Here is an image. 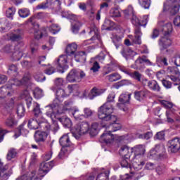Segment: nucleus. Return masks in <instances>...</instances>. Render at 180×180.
<instances>
[{
    "mask_svg": "<svg viewBox=\"0 0 180 180\" xmlns=\"http://www.w3.org/2000/svg\"><path fill=\"white\" fill-rule=\"evenodd\" d=\"M6 124L8 127H12V126H13V124H15V119L13 118V117H10L9 118H8L6 120Z\"/></svg>",
    "mask_w": 180,
    "mask_h": 180,
    "instance_id": "60",
    "label": "nucleus"
},
{
    "mask_svg": "<svg viewBox=\"0 0 180 180\" xmlns=\"http://www.w3.org/2000/svg\"><path fill=\"white\" fill-rule=\"evenodd\" d=\"M86 76L85 72L82 70L77 71L72 70L68 75L66 79L68 82H81Z\"/></svg>",
    "mask_w": 180,
    "mask_h": 180,
    "instance_id": "7",
    "label": "nucleus"
},
{
    "mask_svg": "<svg viewBox=\"0 0 180 180\" xmlns=\"http://www.w3.org/2000/svg\"><path fill=\"white\" fill-rule=\"evenodd\" d=\"M134 95L136 101L141 102V101H144V99H146V98L148 96H151V92L147 89H143L134 91Z\"/></svg>",
    "mask_w": 180,
    "mask_h": 180,
    "instance_id": "16",
    "label": "nucleus"
},
{
    "mask_svg": "<svg viewBox=\"0 0 180 180\" xmlns=\"http://www.w3.org/2000/svg\"><path fill=\"white\" fill-rule=\"evenodd\" d=\"M107 78L110 82H115L116 81H119V79L122 78V76L117 73H113L107 76Z\"/></svg>",
    "mask_w": 180,
    "mask_h": 180,
    "instance_id": "39",
    "label": "nucleus"
},
{
    "mask_svg": "<svg viewBox=\"0 0 180 180\" xmlns=\"http://www.w3.org/2000/svg\"><path fill=\"white\" fill-rule=\"evenodd\" d=\"M18 49H19L18 46H16L15 48V51L13 52V59L14 60V61H19V60H20V58H22V57H23V53L19 50H18Z\"/></svg>",
    "mask_w": 180,
    "mask_h": 180,
    "instance_id": "38",
    "label": "nucleus"
},
{
    "mask_svg": "<svg viewBox=\"0 0 180 180\" xmlns=\"http://www.w3.org/2000/svg\"><path fill=\"white\" fill-rule=\"evenodd\" d=\"M131 148H130L129 146L124 145L121 146V148L120 150V154L122 155V157L126 158V157H131Z\"/></svg>",
    "mask_w": 180,
    "mask_h": 180,
    "instance_id": "27",
    "label": "nucleus"
},
{
    "mask_svg": "<svg viewBox=\"0 0 180 180\" xmlns=\"http://www.w3.org/2000/svg\"><path fill=\"white\" fill-rule=\"evenodd\" d=\"M167 150L169 153H178L180 149V139L179 138L173 139L167 143Z\"/></svg>",
    "mask_w": 180,
    "mask_h": 180,
    "instance_id": "13",
    "label": "nucleus"
},
{
    "mask_svg": "<svg viewBox=\"0 0 180 180\" xmlns=\"http://www.w3.org/2000/svg\"><path fill=\"white\" fill-rule=\"evenodd\" d=\"M56 72V68L52 66H49L46 70H45V74L47 75H51V74H54Z\"/></svg>",
    "mask_w": 180,
    "mask_h": 180,
    "instance_id": "63",
    "label": "nucleus"
},
{
    "mask_svg": "<svg viewBox=\"0 0 180 180\" xmlns=\"http://www.w3.org/2000/svg\"><path fill=\"white\" fill-rule=\"evenodd\" d=\"M72 64V57L71 56H68V55H61L58 60H57V63H58V71H59L60 72H64V70H65V68H68V63Z\"/></svg>",
    "mask_w": 180,
    "mask_h": 180,
    "instance_id": "6",
    "label": "nucleus"
},
{
    "mask_svg": "<svg viewBox=\"0 0 180 180\" xmlns=\"http://www.w3.org/2000/svg\"><path fill=\"white\" fill-rule=\"evenodd\" d=\"M130 77L134 78V79L139 81V82H141V77H143V75L138 71H135L130 74Z\"/></svg>",
    "mask_w": 180,
    "mask_h": 180,
    "instance_id": "50",
    "label": "nucleus"
},
{
    "mask_svg": "<svg viewBox=\"0 0 180 180\" xmlns=\"http://www.w3.org/2000/svg\"><path fill=\"white\" fill-rule=\"evenodd\" d=\"M34 39L39 40V39H41V36H43V33L39 30V25L37 24L34 25Z\"/></svg>",
    "mask_w": 180,
    "mask_h": 180,
    "instance_id": "47",
    "label": "nucleus"
},
{
    "mask_svg": "<svg viewBox=\"0 0 180 180\" xmlns=\"http://www.w3.org/2000/svg\"><path fill=\"white\" fill-rule=\"evenodd\" d=\"M59 143L62 147H70L72 144L70 141V136L68 134L63 135L59 140Z\"/></svg>",
    "mask_w": 180,
    "mask_h": 180,
    "instance_id": "26",
    "label": "nucleus"
},
{
    "mask_svg": "<svg viewBox=\"0 0 180 180\" xmlns=\"http://www.w3.org/2000/svg\"><path fill=\"white\" fill-rule=\"evenodd\" d=\"M77 49H78V45L75 43H72L68 44L66 48V54L68 56H71L72 58L74 55H75V52L77 51Z\"/></svg>",
    "mask_w": 180,
    "mask_h": 180,
    "instance_id": "25",
    "label": "nucleus"
},
{
    "mask_svg": "<svg viewBox=\"0 0 180 180\" xmlns=\"http://www.w3.org/2000/svg\"><path fill=\"white\" fill-rule=\"evenodd\" d=\"M16 155H18V152H16V149L11 148L8 151L6 158L8 161H11V160H13V158H16Z\"/></svg>",
    "mask_w": 180,
    "mask_h": 180,
    "instance_id": "37",
    "label": "nucleus"
},
{
    "mask_svg": "<svg viewBox=\"0 0 180 180\" xmlns=\"http://www.w3.org/2000/svg\"><path fill=\"white\" fill-rule=\"evenodd\" d=\"M103 94V91L102 89H99L96 87H94L90 94H89V99H94V98H96V96H99Z\"/></svg>",
    "mask_w": 180,
    "mask_h": 180,
    "instance_id": "31",
    "label": "nucleus"
},
{
    "mask_svg": "<svg viewBox=\"0 0 180 180\" xmlns=\"http://www.w3.org/2000/svg\"><path fill=\"white\" fill-rule=\"evenodd\" d=\"M18 15L20 18H27L30 15V11L27 8H22L18 11Z\"/></svg>",
    "mask_w": 180,
    "mask_h": 180,
    "instance_id": "44",
    "label": "nucleus"
},
{
    "mask_svg": "<svg viewBox=\"0 0 180 180\" xmlns=\"http://www.w3.org/2000/svg\"><path fill=\"white\" fill-rule=\"evenodd\" d=\"M161 32L163 33L164 36H168V34H171L172 32V24L168 22L163 25L162 27Z\"/></svg>",
    "mask_w": 180,
    "mask_h": 180,
    "instance_id": "30",
    "label": "nucleus"
},
{
    "mask_svg": "<svg viewBox=\"0 0 180 180\" xmlns=\"http://www.w3.org/2000/svg\"><path fill=\"white\" fill-rule=\"evenodd\" d=\"M110 15L112 18H120V11L117 8H111L110 11Z\"/></svg>",
    "mask_w": 180,
    "mask_h": 180,
    "instance_id": "53",
    "label": "nucleus"
},
{
    "mask_svg": "<svg viewBox=\"0 0 180 180\" xmlns=\"http://www.w3.org/2000/svg\"><path fill=\"white\" fill-rule=\"evenodd\" d=\"M55 115L56 117L53 120L51 118L52 120V122H53V124L51 125V130H52V131H54V133H56L58 130V129H60V127H58V124L56 122V120L57 119V115L58 114L56 112Z\"/></svg>",
    "mask_w": 180,
    "mask_h": 180,
    "instance_id": "42",
    "label": "nucleus"
},
{
    "mask_svg": "<svg viewBox=\"0 0 180 180\" xmlns=\"http://www.w3.org/2000/svg\"><path fill=\"white\" fill-rule=\"evenodd\" d=\"M81 27V22H77V24L72 25V32L75 34H77L79 30V27Z\"/></svg>",
    "mask_w": 180,
    "mask_h": 180,
    "instance_id": "58",
    "label": "nucleus"
},
{
    "mask_svg": "<svg viewBox=\"0 0 180 180\" xmlns=\"http://www.w3.org/2000/svg\"><path fill=\"white\" fill-rule=\"evenodd\" d=\"M131 153H134L133 158L136 157H140V155H144L146 153V146L144 145H138L131 148Z\"/></svg>",
    "mask_w": 180,
    "mask_h": 180,
    "instance_id": "20",
    "label": "nucleus"
},
{
    "mask_svg": "<svg viewBox=\"0 0 180 180\" xmlns=\"http://www.w3.org/2000/svg\"><path fill=\"white\" fill-rule=\"evenodd\" d=\"M49 6H51V1L46 0V1L39 4L37 6V9H47Z\"/></svg>",
    "mask_w": 180,
    "mask_h": 180,
    "instance_id": "46",
    "label": "nucleus"
},
{
    "mask_svg": "<svg viewBox=\"0 0 180 180\" xmlns=\"http://www.w3.org/2000/svg\"><path fill=\"white\" fill-rule=\"evenodd\" d=\"M131 98V94L123 93L120 96L119 103L117 104V107L123 110V112H127L129 108L124 105L126 103H129L130 102V99Z\"/></svg>",
    "mask_w": 180,
    "mask_h": 180,
    "instance_id": "9",
    "label": "nucleus"
},
{
    "mask_svg": "<svg viewBox=\"0 0 180 180\" xmlns=\"http://www.w3.org/2000/svg\"><path fill=\"white\" fill-rule=\"evenodd\" d=\"M48 134L46 131H37L34 134L36 141H44L47 139Z\"/></svg>",
    "mask_w": 180,
    "mask_h": 180,
    "instance_id": "29",
    "label": "nucleus"
},
{
    "mask_svg": "<svg viewBox=\"0 0 180 180\" xmlns=\"http://www.w3.org/2000/svg\"><path fill=\"white\" fill-rule=\"evenodd\" d=\"M72 103L65 101L64 105H46L45 107V115L49 119L54 120L56 119V112L58 115H63L65 112H68L76 120H81L84 115L79 112V109L77 107H71Z\"/></svg>",
    "mask_w": 180,
    "mask_h": 180,
    "instance_id": "1",
    "label": "nucleus"
},
{
    "mask_svg": "<svg viewBox=\"0 0 180 180\" xmlns=\"http://www.w3.org/2000/svg\"><path fill=\"white\" fill-rule=\"evenodd\" d=\"M44 122H46V119H44V117H41V119L36 118V120H30L28 122V127L32 129L36 130L39 129L40 124H41V123H44Z\"/></svg>",
    "mask_w": 180,
    "mask_h": 180,
    "instance_id": "18",
    "label": "nucleus"
},
{
    "mask_svg": "<svg viewBox=\"0 0 180 180\" xmlns=\"http://www.w3.org/2000/svg\"><path fill=\"white\" fill-rule=\"evenodd\" d=\"M33 112H34V115L37 119H41V117H43L42 116L43 112H41V110H40V105H39V103H34Z\"/></svg>",
    "mask_w": 180,
    "mask_h": 180,
    "instance_id": "33",
    "label": "nucleus"
},
{
    "mask_svg": "<svg viewBox=\"0 0 180 180\" xmlns=\"http://www.w3.org/2000/svg\"><path fill=\"white\" fill-rule=\"evenodd\" d=\"M116 94L115 92H110L107 97V101L98 108V117L101 120H112L115 122L116 116L112 115L113 113V103Z\"/></svg>",
    "mask_w": 180,
    "mask_h": 180,
    "instance_id": "2",
    "label": "nucleus"
},
{
    "mask_svg": "<svg viewBox=\"0 0 180 180\" xmlns=\"http://www.w3.org/2000/svg\"><path fill=\"white\" fill-rule=\"evenodd\" d=\"M73 56L77 63H85V60H86V55L84 51L77 52Z\"/></svg>",
    "mask_w": 180,
    "mask_h": 180,
    "instance_id": "28",
    "label": "nucleus"
},
{
    "mask_svg": "<svg viewBox=\"0 0 180 180\" xmlns=\"http://www.w3.org/2000/svg\"><path fill=\"white\" fill-rule=\"evenodd\" d=\"M167 72L172 74L169 77V78L174 82V85H180V72L176 67H169L167 68Z\"/></svg>",
    "mask_w": 180,
    "mask_h": 180,
    "instance_id": "10",
    "label": "nucleus"
},
{
    "mask_svg": "<svg viewBox=\"0 0 180 180\" xmlns=\"http://www.w3.org/2000/svg\"><path fill=\"white\" fill-rule=\"evenodd\" d=\"M96 180H109V172L99 174Z\"/></svg>",
    "mask_w": 180,
    "mask_h": 180,
    "instance_id": "52",
    "label": "nucleus"
},
{
    "mask_svg": "<svg viewBox=\"0 0 180 180\" xmlns=\"http://www.w3.org/2000/svg\"><path fill=\"white\" fill-rule=\"evenodd\" d=\"M149 158H157L159 157L160 160L162 158H167V151L165 146L162 144L156 145L154 149L150 150L148 153Z\"/></svg>",
    "mask_w": 180,
    "mask_h": 180,
    "instance_id": "4",
    "label": "nucleus"
},
{
    "mask_svg": "<svg viewBox=\"0 0 180 180\" xmlns=\"http://www.w3.org/2000/svg\"><path fill=\"white\" fill-rule=\"evenodd\" d=\"M16 12V9L13 7H10L6 13L7 18H13V15H15Z\"/></svg>",
    "mask_w": 180,
    "mask_h": 180,
    "instance_id": "55",
    "label": "nucleus"
},
{
    "mask_svg": "<svg viewBox=\"0 0 180 180\" xmlns=\"http://www.w3.org/2000/svg\"><path fill=\"white\" fill-rule=\"evenodd\" d=\"M89 33H94V36L91 37L90 39H87L84 41L82 44V47H86V46L91 44L92 41L94 40H99V34L98 32V29L96 27L93 28L92 30H90Z\"/></svg>",
    "mask_w": 180,
    "mask_h": 180,
    "instance_id": "22",
    "label": "nucleus"
},
{
    "mask_svg": "<svg viewBox=\"0 0 180 180\" xmlns=\"http://www.w3.org/2000/svg\"><path fill=\"white\" fill-rule=\"evenodd\" d=\"M132 25L136 26L134 31V37L129 35L128 37L131 40L134 44H141V29L139 26H143L146 27L148 22V15H143L142 18H139L136 15L133 14L131 19Z\"/></svg>",
    "mask_w": 180,
    "mask_h": 180,
    "instance_id": "3",
    "label": "nucleus"
},
{
    "mask_svg": "<svg viewBox=\"0 0 180 180\" xmlns=\"http://www.w3.org/2000/svg\"><path fill=\"white\" fill-rule=\"evenodd\" d=\"M43 90H41L40 88H36L34 90V96L36 98V99H40V98H43L44 96Z\"/></svg>",
    "mask_w": 180,
    "mask_h": 180,
    "instance_id": "48",
    "label": "nucleus"
},
{
    "mask_svg": "<svg viewBox=\"0 0 180 180\" xmlns=\"http://www.w3.org/2000/svg\"><path fill=\"white\" fill-rule=\"evenodd\" d=\"M78 88L75 85H68V91L69 93L68 94H72V92H77Z\"/></svg>",
    "mask_w": 180,
    "mask_h": 180,
    "instance_id": "64",
    "label": "nucleus"
},
{
    "mask_svg": "<svg viewBox=\"0 0 180 180\" xmlns=\"http://www.w3.org/2000/svg\"><path fill=\"white\" fill-rule=\"evenodd\" d=\"M131 157H125L123 158L120 164L121 167L122 168H129V169L131 168V166L130 164L133 162V160H131Z\"/></svg>",
    "mask_w": 180,
    "mask_h": 180,
    "instance_id": "32",
    "label": "nucleus"
},
{
    "mask_svg": "<svg viewBox=\"0 0 180 180\" xmlns=\"http://www.w3.org/2000/svg\"><path fill=\"white\" fill-rule=\"evenodd\" d=\"M25 106L23 105H18L17 107V115L20 117H23L25 116Z\"/></svg>",
    "mask_w": 180,
    "mask_h": 180,
    "instance_id": "51",
    "label": "nucleus"
},
{
    "mask_svg": "<svg viewBox=\"0 0 180 180\" xmlns=\"http://www.w3.org/2000/svg\"><path fill=\"white\" fill-rule=\"evenodd\" d=\"M171 44H172V39H171L168 35H165L159 39L160 50H165V49H168Z\"/></svg>",
    "mask_w": 180,
    "mask_h": 180,
    "instance_id": "17",
    "label": "nucleus"
},
{
    "mask_svg": "<svg viewBox=\"0 0 180 180\" xmlns=\"http://www.w3.org/2000/svg\"><path fill=\"white\" fill-rule=\"evenodd\" d=\"M180 5L175 3V0H167L164 4L163 11H168L170 9L172 15H175L179 12Z\"/></svg>",
    "mask_w": 180,
    "mask_h": 180,
    "instance_id": "11",
    "label": "nucleus"
},
{
    "mask_svg": "<svg viewBox=\"0 0 180 180\" xmlns=\"http://www.w3.org/2000/svg\"><path fill=\"white\" fill-rule=\"evenodd\" d=\"M53 167H54L53 162H42L39 167V176H44V175H46V174H47V172H49V171H50Z\"/></svg>",
    "mask_w": 180,
    "mask_h": 180,
    "instance_id": "15",
    "label": "nucleus"
},
{
    "mask_svg": "<svg viewBox=\"0 0 180 180\" xmlns=\"http://www.w3.org/2000/svg\"><path fill=\"white\" fill-rule=\"evenodd\" d=\"M124 13L126 15H134V10L133 9V6L129 5L125 11H124Z\"/></svg>",
    "mask_w": 180,
    "mask_h": 180,
    "instance_id": "62",
    "label": "nucleus"
},
{
    "mask_svg": "<svg viewBox=\"0 0 180 180\" xmlns=\"http://www.w3.org/2000/svg\"><path fill=\"white\" fill-rule=\"evenodd\" d=\"M57 120H59L65 127H71V126H72L71 120L67 117H57Z\"/></svg>",
    "mask_w": 180,
    "mask_h": 180,
    "instance_id": "35",
    "label": "nucleus"
},
{
    "mask_svg": "<svg viewBox=\"0 0 180 180\" xmlns=\"http://www.w3.org/2000/svg\"><path fill=\"white\" fill-rule=\"evenodd\" d=\"M143 63H146L148 65H151L150 60L147 59L146 56H142L135 61V64L131 65V68H134V70H141L143 68V66L141 65Z\"/></svg>",
    "mask_w": 180,
    "mask_h": 180,
    "instance_id": "21",
    "label": "nucleus"
},
{
    "mask_svg": "<svg viewBox=\"0 0 180 180\" xmlns=\"http://www.w3.org/2000/svg\"><path fill=\"white\" fill-rule=\"evenodd\" d=\"M30 79H32V76L30 75V74L28 73L22 77V80L18 79L11 80V86L7 85L6 89H11L13 85H15V86H23V85H26V84H27V82H29Z\"/></svg>",
    "mask_w": 180,
    "mask_h": 180,
    "instance_id": "12",
    "label": "nucleus"
},
{
    "mask_svg": "<svg viewBox=\"0 0 180 180\" xmlns=\"http://www.w3.org/2000/svg\"><path fill=\"white\" fill-rule=\"evenodd\" d=\"M144 164H146L144 161H139L136 158H134L132 160V167L136 171H139V169H141V168L144 167Z\"/></svg>",
    "mask_w": 180,
    "mask_h": 180,
    "instance_id": "34",
    "label": "nucleus"
},
{
    "mask_svg": "<svg viewBox=\"0 0 180 180\" xmlns=\"http://www.w3.org/2000/svg\"><path fill=\"white\" fill-rule=\"evenodd\" d=\"M89 131V124L82 122L76 125L73 129L72 135L75 139H79V136H84Z\"/></svg>",
    "mask_w": 180,
    "mask_h": 180,
    "instance_id": "5",
    "label": "nucleus"
},
{
    "mask_svg": "<svg viewBox=\"0 0 180 180\" xmlns=\"http://www.w3.org/2000/svg\"><path fill=\"white\" fill-rule=\"evenodd\" d=\"M139 4L144 9H148L150 5H151V1L150 0H139Z\"/></svg>",
    "mask_w": 180,
    "mask_h": 180,
    "instance_id": "49",
    "label": "nucleus"
},
{
    "mask_svg": "<svg viewBox=\"0 0 180 180\" xmlns=\"http://www.w3.org/2000/svg\"><path fill=\"white\" fill-rule=\"evenodd\" d=\"M142 83L143 85H147L149 89H151L152 91L156 92H160V91H161L160 85H158V83L155 80L148 81L147 79H143Z\"/></svg>",
    "mask_w": 180,
    "mask_h": 180,
    "instance_id": "19",
    "label": "nucleus"
},
{
    "mask_svg": "<svg viewBox=\"0 0 180 180\" xmlns=\"http://www.w3.org/2000/svg\"><path fill=\"white\" fill-rule=\"evenodd\" d=\"M34 175H36V172H32L30 174H24L18 177L16 180H32L34 178Z\"/></svg>",
    "mask_w": 180,
    "mask_h": 180,
    "instance_id": "41",
    "label": "nucleus"
},
{
    "mask_svg": "<svg viewBox=\"0 0 180 180\" xmlns=\"http://www.w3.org/2000/svg\"><path fill=\"white\" fill-rule=\"evenodd\" d=\"M21 65H22V67H23V68L29 69L33 67V62L28 61V60H23L22 62H21Z\"/></svg>",
    "mask_w": 180,
    "mask_h": 180,
    "instance_id": "59",
    "label": "nucleus"
},
{
    "mask_svg": "<svg viewBox=\"0 0 180 180\" xmlns=\"http://www.w3.org/2000/svg\"><path fill=\"white\" fill-rule=\"evenodd\" d=\"M70 94L64 90V89H58L56 91V99L53 101V103L49 106H63L60 104L63 102L64 98H67Z\"/></svg>",
    "mask_w": 180,
    "mask_h": 180,
    "instance_id": "8",
    "label": "nucleus"
},
{
    "mask_svg": "<svg viewBox=\"0 0 180 180\" xmlns=\"http://www.w3.org/2000/svg\"><path fill=\"white\" fill-rule=\"evenodd\" d=\"M114 23L109 19H105L103 26L105 27V30H109L110 29V26H113Z\"/></svg>",
    "mask_w": 180,
    "mask_h": 180,
    "instance_id": "56",
    "label": "nucleus"
},
{
    "mask_svg": "<svg viewBox=\"0 0 180 180\" xmlns=\"http://www.w3.org/2000/svg\"><path fill=\"white\" fill-rule=\"evenodd\" d=\"M116 120H117V117H116ZM116 120L115 121H113L112 120H103V122H110V124L106 129L107 130H109V131H111V133L113 131H117V130H120V129H122V124H120V123H116Z\"/></svg>",
    "mask_w": 180,
    "mask_h": 180,
    "instance_id": "23",
    "label": "nucleus"
},
{
    "mask_svg": "<svg viewBox=\"0 0 180 180\" xmlns=\"http://www.w3.org/2000/svg\"><path fill=\"white\" fill-rule=\"evenodd\" d=\"M29 134V131L25 129V125H20L15 131L13 135L14 139H18L22 134V136H27Z\"/></svg>",
    "mask_w": 180,
    "mask_h": 180,
    "instance_id": "24",
    "label": "nucleus"
},
{
    "mask_svg": "<svg viewBox=\"0 0 180 180\" xmlns=\"http://www.w3.org/2000/svg\"><path fill=\"white\" fill-rule=\"evenodd\" d=\"M22 34H23L22 31L18 30V32L12 34L11 39L13 40V41H18V40H20V39H22Z\"/></svg>",
    "mask_w": 180,
    "mask_h": 180,
    "instance_id": "45",
    "label": "nucleus"
},
{
    "mask_svg": "<svg viewBox=\"0 0 180 180\" xmlns=\"http://www.w3.org/2000/svg\"><path fill=\"white\" fill-rule=\"evenodd\" d=\"M88 131L90 136H96L98 134V123L92 124L91 128H89Z\"/></svg>",
    "mask_w": 180,
    "mask_h": 180,
    "instance_id": "40",
    "label": "nucleus"
},
{
    "mask_svg": "<svg viewBox=\"0 0 180 180\" xmlns=\"http://www.w3.org/2000/svg\"><path fill=\"white\" fill-rule=\"evenodd\" d=\"M60 29L61 28L60 27V26H58V25H57V24H52L49 27V32H51V33H52L53 34H56V33H58V32H60Z\"/></svg>",
    "mask_w": 180,
    "mask_h": 180,
    "instance_id": "43",
    "label": "nucleus"
},
{
    "mask_svg": "<svg viewBox=\"0 0 180 180\" xmlns=\"http://www.w3.org/2000/svg\"><path fill=\"white\" fill-rule=\"evenodd\" d=\"M112 131H109V129L105 131L101 136L99 141L101 143H105V144H111L115 140V136L111 134Z\"/></svg>",
    "mask_w": 180,
    "mask_h": 180,
    "instance_id": "14",
    "label": "nucleus"
},
{
    "mask_svg": "<svg viewBox=\"0 0 180 180\" xmlns=\"http://www.w3.org/2000/svg\"><path fill=\"white\" fill-rule=\"evenodd\" d=\"M162 84L166 89H171V88H172V83L168 80H162Z\"/></svg>",
    "mask_w": 180,
    "mask_h": 180,
    "instance_id": "61",
    "label": "nucleus"
},
{
    "mask_svg": "<svg viewBox=\"0 0 180 180\" xmlns=\"http://www.w3.org/2000/svg\"><path fill=\"white\" fill-rule=\"evenodd\" d=\"M155 171L158 175H162L165 172V165L160 164L156 167Z\"/></svg>",
    "mask_w": 180,
    "mask_h": 180,
    "instance_id": "54",
    "label": "nucleus"
},
{
    "mask_svg": "<svg viewBox=\"0 0 180 180\" xmlns=\"http://www.w3.org/2000/svg\"><path fill=\"white\" fill-rule=\"evenodd\" d=\"M12 175V170H4L0 172V180H7L9 179V177Z\"/></svg>",
    "mask_w": 180,
    "mask_h": 180,
    "instance_id": "36",
    "label": "nucleus"
},
{
    "mask_svg": "<svg viewBox=\"0 0 180 180\" xmlns=\"http://www.w3.org/2000/svg\"><path fill=\"white\" fill-rule=\"evenodd\" d=\"M34 77L37 82H43L44 81H46V76H44L42 73H37Z\"/></svg>",
    "mask_w": 180,
    "mask_h": 180,
    "instance_id": "57",
    "label": "nucleus"
}]
</instances>
